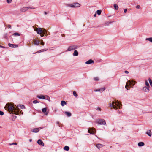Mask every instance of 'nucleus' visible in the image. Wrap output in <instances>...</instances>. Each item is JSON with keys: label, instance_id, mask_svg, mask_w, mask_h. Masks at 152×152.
I'll list each match as a JSON object with an SVG mask.
<instances>
[{"label": "nucleus", "instance_id": "obj_1", "mask_svg": "<svg viewBox=\"0 0 152 152\" xmlns=\"http://www.w3.org/2000/svg\"><path fill=\"white\" fill-rule=\"evenodd\" d=\"M19 107L21 109H23L25 108V106L23 105L19 104L17 106L16 105L14 106L10 103L7 104L4 107L5 110H7L9 112L15 114L16 115H18L20 113L22 114H23L22 111L20 112V109Z\"/></svg>", "mask_w": 152, "mask_h": 152}, {"label": "nucleus", "instance_id": "obj_2", "mask_svg": "<svg viewBox=\"0 0 152 152\" xmlns=\"http://www.w3.org/2000/svg\"><path fill=\"white\" fill-rule=\"evenodd\" d=\"M122 104L119 102L118 101H113L112 103L109 104V107L111 108H113L114 109H117L121 108Z\"/></svg>", "mask_w": 152, "mask_h": 152}, {"label": "nucleus", "instance_id": "obj_3", "mask_svg": "<svg viewBox=\"0 0 152 152\" xmlns=\"http://www.w3.org/2000/svg\"><path fill=\"white\" fill-rule=\"evenodd\" d=\"M96 122L99 125H106V123L104 120V119H98L96 121Z\"/></svg>", "mask_w": 152, "mask_h": 152}, {"label": "nucleus", "instance_id": "obj_4", "mask_svg": "<svg viewBox=\"0 0 152 152\" xmlns=\"http://www.w3.org/2000/svg\"><path fill=\"white\" fill-rule=\"evenodd\" d=\"M35 9L34 7H24L20 9V11L23 12H25L28 10H33Z\"/></svg>", "mask_w": 152, "mask_h": 152}, {"label": "nucleus", "instance_id": "obj_5", "mask_svg": "<svg viewBox=\"0 0 152 152\" xmlns=\"http://www.w3.org/2000/svg\"><path fill=\"white\" fill-rule=\"evenodd\" d=\"M78 48V47L76 45H72L68 48L67 50L68 51H71L72 50H75Z\"/></svg>", "mask_w": 152, "mask_h": 152}, {"label": "nucleus", "instance_id": "obj_6", "mask_svg": "<svg viewBox=\"0 0 152 152\" xmlns=\"http://www.w3.org/2000/svg\"><path fill=\"white\" fill-rule=\"evenodd\" d=\"M33 27L34 28V31H36L38 34H41L42 33V30L41 28L39 27L35 28H34V26H33Z\"/></svg>", "mask_w": 152, "mask_h": 152}, {"label": "nucleus", "instance_id": "obj_7", "mask_svg": "<svg viewBox=\"0 0 152 152\" xmlns=\"http://www.w3.org/2000/svg\"><path fill=\"white\" fill-rule=\"evenodd\" d=\"M69 6L72 7H78L80 6V4L78 3H74L70 4Z\"/></svg>", "mask_w": 152, "mask_h": 152}, {"label": "nucleus", "instance_id": "obj_8", "mask_svg": "<svg viewBox=\"0 0 152 152\" xmlns=\"http://www.w3.org/2000/svg\"><path fill=\"white\" fill-rule=\"evenodd\" d=\"M149 88V87L145 86L142 88V90L144 92H148L150 91Z\"/></svg>", "mask_w": 152, "mask_h": 152}, {"label": "nucleus", "instance_id": "obj_9", "mask_svg": "<svg viewBox=\"0 0 152 152\" xmlns=\"http://www.w3.org/2000/svg\"><path fill=\"white\" fill-rule=\"evenodd\" d=\"M37 143L40 145L44 146V144L41 139H39L37 141Z\"/></svg>", "mask_w": 152, "mask_h": 152}, {"label": "nucleus", "instance_id": "obj_10", "mask_svg": "<svg viewBox=\"0 0 152 152\" xmlns=\"http://www.w3.org/2000/svg\"><path fill=\"white\" fill-rule=\"evenodd\" d=\"M8 45L10 47L12 48H16L18 47V45H17L12 44L10 43L8 44Z\"/></svg>", "mask_w": 152, "mask_h": 152}, {"label": "nucleus", "instance_id": "obj_11", "mask_svg": "<svg viewBox=\"0 0 152 152\" xmlns=\"http://www.w3.org/2000/svg\"><path fill=\"white\" fill-rule=\"evenodd\" d=\"M36 96L37 97L40 99H45V96L42 95H37Z\"/></svg>", "mask_w": 152, "mask_h": 152}, {"label": "nucleus", "instance_id": "obj_12", "mask_svg": "<svg viewBox=\"0 0 152 152\" xmlns=\"http://www.w3.org/2000/svg\"><path fill=\"white\" fill-rule=\"evenodd\" d=\"M105 90L104 88H101L100 89H96V92H99L100 93L102 92Z\"/></svg>", "mask_w": 152, "mask_h": 152}, {"label": "nucleus", "instance_id": "obj_13", "mask_svg": "<svg viewBox=\"0 0 152 152\" xmlns=\"http://www.w3.org/2000/svg\"><path fill=\"white\" fill-rule=\"evenodd\" d=\"M42 129V127H39V128H34L33 129V130L32 131V132H35V133H37L38 132L39 130V129Z\"/></svg>", "mask_w": 152, "mask_h": 152}, {"label": "nucleus", "instance_id": "obj_14", "mask_svg": "<svg viewBox=\"0 0 152 152\" xmlns=\"http://www.w3.org/2000/svg\"><path fill=\"white\" fill-rule=\"evenodd\" d=\"M88 133L92 134H94V129H93L92 128H91L90 129L88 130Z\"/></svg>", "mask_w": 152, "mask_h": 152}, {"label": "nucleus", "instance_id": "obj_15", "mask_svg": "<svg viewBox=\"0 0 152 152\" xmlns=\"http://www.w3.org/2000/svg\"><path fill=\"white\" fill-rule=\"evenodd\" d=\"M68 117H70L71 116V113L70 112L67 111L63 112Z\"/></svg>", "mask_w": 152, "mask_h": 152}, {"label": "nucleus", "instance_id": "obj_16", "mask_svg": "<svg viewBox=\"0 0 152 152\" xmlns=\"http://www.w3.org/2000/svg\"><path fill=\"white\" fill-rule=\"evenodd\" d=\"M146 134L150 137L152 135V132L151 130H148L146 132Z\"/></svg>", "mask_w": 152, "mask_h": 152}, {"label": "nucleus", "instance_id": "obj_17", "mask_svg": "<svg viewBox=\"0 0 152 152\" xmlns=\"http://www.w3.org/2000/svg\"><path fill=\"white\" fill-rule=\"evenodd\" d=\"M94 61L91 59H90L88 60V61H86V64H90L91 63H94Z\"/></svg>", "mask_w": 152, "mask_h": 152}, {"label": "nucleus", "instance_id": "obj_18", "mask_svg": "<svg viewBox=\"0 0 152 152\" xmlns=\"http://www.w3.org/2000/svg\"><path fill=\"white\" fill-rule=\"evenodd\" d=\"M78 53L77 50H75L73 53V55L74 56H78Z\"/></svg>", "mask_w": 152, "mask_h": 152}, {"label": "nucleus", "instance_id": "obj_19", "mask_svg": "<svg viewBox=\"0 0 152 152\" xmlns=\"http://www.w3.org/2000/svg\"><path fill=\"white\" fill-rule=\"evenodd\" d=\"M33 42L34 45H39L40 43V41L39 40L37 41L36 40H33Z\"/></svg>", "mask_w": 152, "mask_h": 152}, {"label": "nucleus", "instance_id": "obj_20", "mask_svg": "<svg viewBox=\"0 0 152 152\" xmlns=\"http://www.w3.org/2000/svg\"><path fill=\"white\" fill-rule=\"evenodd\" d=\"M113 22L107 21L104 23V26H109L110 24H111Z\"/></svg>", "mask_w": 152, "mask_h": 152}, {"label": "nucleus", "instance_id": "obj_21", "mask_svg": "<svg viewBox=\"0 0 152 152\" xmlns=\"http://www.w3.org/2000/svg\"><path fill=\"white\" fill-rule=\"evenodd\" d=\"M144 145V143L142 142H140L138 144V146L140 147L143 146Z\"/></svg>", "mask_w": 152, "mask_h": 152}, {"label": "nucleus", "instance_id": "obj_22", "mask_svg": "<svg viewBox=\"0 0 152 152\" xmlns=\"http://www.w3.org/2000/svg\"><path fill=\"white\" fill-rule=\"evenodd\" d=\"M128 83L129 84V86L130 87L132 86V85L133 84V80H132L131 81L129 80L128 81Z\"/></svg>", "mask_w": 152, "mask_h": 152}, {"label": "nucleus", "instance_id": "obj_23", "mask_svg": "<svg viewBox=\"0 0 152 152\" xmlns=\"http://www.w3.org/2000/svg\"><path fill=\"white\" fill-rule=\"evenodd\" d=\"M96 146L98 149H100V148L103 146V145L101 144H98L96 145Z\"/></svg>", "mask_w": 152, "mask_h": 152}, {"label": "nucleus", "instance_id": "obj_24", "mask_svg": "<svg viewBox=\"0 0 152 152\" xmlns=\"http://www.w3.org/2000/svg\"><path fill=\"white\" fill-rule=\"evenodd\" d=\"M145 40L146 41H149L150 42H152V37L146 38L145 39Z\"/></svg>", "mask_w": 152, "mask_h": 152}, {"label": "nucleus", "instance_id": "obj_25", "mask_svg": "<svg viewBox=\"0 0 152 152\" xmlns=\"http://www.w3.org/2000/svg\"><path fill=\"white\" fill-rule=\"evenodd\" d=\"M66 104V102L64 101H62L61 102V105L62 106H64Z\"/></svg>", "mask_w": 152, "mask_h": 152}, {"label": "nucleus", "instance_id": "obj_26", "mask_svg": "<svg viewBox=\"0 0 152 152\" xmlns=\"http://www.w3.org/2000/svg\"><path fill=\"white\" fill-rule=\"evenodd\" d=\"M69 147L68 146H65L64 148V150L66 151H68L69 150Z\"/></svg>", "mask_w": 152, "mask_h": 152}, {"label": "nucleus", "instance_id": "obj_27", "mask_svg": "<svg viewBox=\"0 0 152 152\" xmlns=\"http://www.w3.org/2000/svg\"><path fill=\"white\" fill-rule=\"evenodd\" d=\"M45 96V99H47V100L49 102L50 101V98L48 96L46 95Z\"/></svg>", "mask_w": 152, "mask_h": 152}, {"label": "nucleus", "instance_id": "obj_28", "mask_svg": "<svg viewBox=\"0 0 152 152\" xmlns=\"http://www.w3.org/2000/svg\"><path fill=\"white\" fill-rule=\"evenodd\" d=\"M145 84L146 86H147L146 87H150L149 84L147 80L145 81Z\"/></svg>", "mask_w": 152, "mask_h": 152}, {"label": "nucleus", "instance_id": "obj_29", "mask_svg": "<svg viewBox=\"0 0 152 152\" xmlns=\"http://www.w3.org/2000/svg\"><path fill=\"white\" fill-rule=\"evenodd\" d=\"M114 9L115 10H118V6L117 4H114Z\"/></svg>", "mask_w": 152, "mask_h": 152}, {"label": "nucleus", "instance_id": "obj_30", "mask_svg": "<svg viewBox=\"0 0 152 152\" xmlns=\"http://www.w3.org/2000/svg\"><path fill=\"white\" fill-rule=\"evenodd\" d=\"M73 95L75 97H77L78 96L77 94L76 91H74L73 92Z\"/></svg>", "mask_w": 152, "mask_h": 152}, {"label": "nucleus", "instance_id": "obj_31", "mask_svg": "<svg viewBox=\"0 0 152 152\" xmlns=\"http://www.w3.org/2000/svg\"><path fill=\"white\" fill-rule=\"evenodd\" d=\"M148 81L149 82V83L150 84L151 86V87H152V81L151 80L150 78H149L148 79Z\"/></svg>", "mask_w": 152, "mask_h": 152}, {"label": "nucleus", "instance_id": "obj_32", "mask_svg": "<svg viewBox=\"0 0 152 152\" xmlns=\"http://www.w3.org/2000/svg\"><path fill=\"white\" fill-rule=\"evenodd\" d=\"M46 110H47L46 108H43L42 110V111L43 113H45L46 111Z\"/></svg>", "mask_w": 152, "mask_h": 152}, {"label": "nucleus", "instance_id": "obj_33", "mask_svg": "<svg viewBox=\"0 0 152 152\" xmlns=\"http://www.w3.org/2000/svg\"><path fill=\"white\" fill-rule=\"evenodd\" d=\"M102 11L101 10H97L96 11V13L98 15H100L101 14Z\"/></svg>", "mask_w": 152, "mask_h": 152}, {"label": "nucleus", "instance_id": "obj_34", "mask_svg": "<svg viewBox=\"0 0 152 152\" xmlns=\"http://www.w3.org/2000/svg\"><path fill=\"white\" fill-rule=\"evenodd\" d=\"M128 87H129V88L130 87V86H129L128 85V83H126V85L125 86V88L128 90Z\"/></svg>", "mask_w": 152, "mask_h": 152}, {"label": "nucleus", "instance_id": "obj_35", "mask_svg": "<svg viewBox=\"0 0 152 152\" xmlns=\"http://www.w3.org/2000/svg\"><path fill=\"white\" fill-rule=\"evenodd\" d=\"M47 32V31L45 29H44L42 30V33H43V34H45Z\"/></svg>", "mask_w": 152, "mask_h": 152}, {"label": "nucleus", "instance_id": "obj_36", "mask_svg": "<svg viewBox=\"0 0 152 152\" xmlns=\"http://www.w3.org/2000/svg\"><path fill=\"white\" fill-rule=\"evenodd\" d=\"M102 61V60L101 59H97L96 61V62H101Z\"/></svg>", "mask_w": 152, "mask_h": 152}, {"label": "nucleus", "instance_id": "obj_37", "mask_svg": "<svg viewBox=\"0 0 152 152\" xmlns=\"http://www.w3.org/2000/svg\"><path fill=\"white\" fill-rule=\"evenodd\" d=\"M14 35V36H20V34L18 33H15L13 34Z\"/></svg>", "mask_w": 152, "mask_h": 152}, {"label": "nucleus", "instance_id": "obj_38", "mask_svg": "<svg viewBox=\"0 0 152 152\" xmlns=\"http://www.w3.org/2000/svg\"><path fill=\"white\" fill-rule=\"evenodd\" d=\"M33 103L34 104H36L39 103V102L37 100H35L33 101Z\"/></svg>", "mask_w": 152, "mask_h": 152}, {"label": "nucleus", "instance_id": "obj_39", "mask_svg": "<svg viewBox=\"0 0 152 152\" xmlns=\"http://www.w3.org/2000/svg\"><path fill=\"white\" fill-rule=\"evenodd\" d=\"M10 145H17V143L16 142H14L12 143H10Z\"/></svg>", "mask_w": 152, "mask_h": 152}, {"label": "nucleus", "instance_id": "obj_40", "mask_svg": "<svg viewBox=\"0 0 152 152\" xmlns=\"http://www.w3.org/2000/svg\"><path fill=\"white\" fill-rule=\"evenodd\" d=\"M136 8H137V9H140V8H141V7L140 6V5H137L136 7Z\"/></svg>", "mask_w": 152, "mask_h": 152}, {"label": "nucleus", "instance_id": "obj_41", "mask_svg": "<svg viewBox=\"0 0 152 152\" xmlns=\"http://www.w3.org/2000/svg\"><path fill=\"white\" fill-rule=\"evenodd\" d=\"M6 1L9 4L11 3L12 1V0H6Z\"/></svg>", "mask_w": 152, "mask_h": 152}, {"label": "nucleus", "instance_id": "obj_42", "mask_svg": "<svg viewBox=\"0 0 152 152\" xmlns=\"http://www.w3.org/2000/svg\"><path fill=\"white\" fill-rule=\"evenodd\" d=\"M43 51H44V50H39V51L36 52L35 53H40L41 52H43Z\"/></svg>", "mask_w": 152, "mask_h": 152}, {"label": "nucleus", "instance_id": "obj_43", "mask_svg": "<svg viewBox=\"0 0 152 152\" xmlns=\"http://www.w3.org/2000/svg\"><path fill=\"white\" fill-rule=\"evenodd\" d=\"M4 114V113L3 112L0 111V115H3Z\"/></svg>", "mask_w": 152, "mask_h": 152}, {"label": "nucleus", "instance_id": "obj_44", "mask_svg": "<svg viewBox=\"0 0 152 152\" xmlns=\"http://www.w3.org/2000/svg\"><path fill=\"white\" fill-rule=\"evenodd\" d=\"M96 110H98V111H99L100 112H101V109L99 107H98L97 108Z\"/></svg>", "mask_w": 152, "mask_h": 152}, {"label": "nucleus", "instance_id": "obj_45", "mask_svg": "<svg viewBox=\"0 0 152 152\" xmlns=\"http://www.w3.org/2000/svg\"><path fill=\"white\" fill-rule=\"evenodd\" d=\"M99 80V78L98 77H96V81H98Z\"/></svg>", "mask_w": 152, "mask_h": 152}, {"label": "nucleus", "instance_id": "obj_46", "mask_svg": "<svg viewBox=\"0 0 152 152\" xmlns=\"http://www.w3.org/2000/svg\"><path fill=\"white\" fill-rule=\"evenodd\" d=\"M133 83H134V84H132V87H133V86H134V85H135L136 83V81H133Z\"/></svg>", "mask_w": 152, "mask_h": 152}, {"label": "nucleus", "instance_id": "obj_47", "mask_svg": "<svg viewBox=\"0 0 152 152\" xmlns=\"http://www.w3.org/2000/svg\"><path fill=\"white\" fill-rule=\"evenodd\" d=\"M127 9H125L124 10V12L125 13H126V12H127Z\"/></svg>", "mask_w": 152, "mask_h": 152}, {"label": "nucleus", "instance_id": "obj_48", "mask_svg": "<svg viewBox=\"0 0 152 152\" xmlns=\"http://www.w3.org/2000/svg\"><path fill=\"white\" fill-rule=\"evenodd\" d=\"M44 34H43V33H42L40 35V36L41 37H43V36H44Z\"/></svg>", "mask_w": 152, "mask_h": 152}, {"label": "nucleus", "instance_id": "obj_49", "mask_svg": "<svg viewBox=\"0 0 152 152\" xmlns=\"http://www.w3.org/2000/svg\"><path fill=\"white\" fill-rule=\"evenodd\" d=\"M8 27L9 28H11V25H9L8 26Z\"/></svg>", "mask_w": 152, "mask_h": 152}, {"label": "nucleus", "instance_id": "obj_50", "mask_svg": "<svg viewBox=\"0 0 152 152\" xmlns=\"http://www.w3.org/2000/svg\"><path fill=\"white\" fill-rule=\"evenodd\" d=\"M124 72L126 74H128L129 73V72L126 70Z\"/></svg>", "mask_w": 152, "mask_h": 152}, {"label": "nucleus", "instance_id": "obj_51", "mask_svg": "<svg viewBox=\"0 0 152 152\" xmlns=\"http://www.w3.org/2000/svg\"><path fill=\"white\" fill-rule=\"evenodd\" d=\"M7 34H5L4 35V37L5 38H6V37H7Z\"/></svg>", "mask_w": 152, "mask_h": 152}, {"label": "nucleus", "instance_id": "obj_52", "mask_svg": "<svg viewBox=\"0 0 152 152\" xmlns=\"http://www.w3.org/2000/svg\"><path fill=\"white\" fill-rule=\"evenodd\" d=\"M0 48H5V47L2 46H1L0 45Z\"/></svg>", "mask_w": 152, "mask_h": 152}, {"label": "nucleus", "instance_id": "obj_53", "mask_svg": "<svg viewBox=\"0 0 152 152\" xmlns=\"http://www.w3.org/2000/svg\"><path fill=\"white\" fill-rule=\"evenodd\" d=\"M41 45H44V43L43 42H42L41 43Z\"/></svg>", "mask_w": 152, "mask_h": 152}, {"label": "nucleus", "instance_id": "obj_54", "mask_svg": "<svg viewBox=\"0 0 152 152\" xmlns=\"http://www.w3.org/2000/svg\"><path fill=\"white\" fill-rule=\"evenodd\" d=\"M48 114V113L46 112V113H45V114L46 115H47Z\"/></svg>", "mask_w": 152, "mask_h": 152}, {"label": "nucleus", "instance_id": "obj_55", "mask_svg": "<svg viewBox=\"0 0 152 152\" xmlns=\"http://www.w3.org/2000/svg\"><path fill=\"white\" fill-rule=\"evenodd\" d=\"M29 141L30 142H31V141H32V139H29Z\"/></svg>", "mask_w": 152, "mask_h": 152}, {"label": "nucleus", "instance_id": "obj_56", "mask_svg": "<svg viewBox=\"0 0 152 152\" xmlns=\"http://www.w3.org/2000/svg\"><path fill=\"white\" fill-rule=\"evenodd\" d=\"M44 14L45 15H46L47 14V13L46 12H44Z\"/></svg>", "mask_w": 152, "mask_h": 152}, {"label": "nucleus", "instance_id": "obj_57", "mask_svg": "<svg viewBox=\"0 0 152 152\" xmlns=\"http://www.w3.org/2000/svg\"><path fill=\"white\" fill-rule=\"evenodd\" d=\"M44 50H45V51H46L47 50V49H45Z\"/></svg>", "mask_w": 152, "mask_h": 152}, {"label": "nucleus", "instance_id": "obj_58", "mask_svg": "<svg viewBox=\"0 0 152 152\" xmlns=\"http://www.w3.org/2000/svg\"><path fill=\"white\" fill-rule=\"evenodd\" d=\"M94 17H95V14L94 15Z\"/></svg>", "mask_w": 152, "mask_h": 152}]
</instances>
